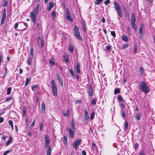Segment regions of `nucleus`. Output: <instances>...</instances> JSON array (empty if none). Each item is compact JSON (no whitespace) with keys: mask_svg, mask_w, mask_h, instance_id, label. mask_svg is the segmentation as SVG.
<instances>
[{"mask_svg":"<svg viewBox=\"0 0 155 155\" xmlns=\"http://www.w3.org/2000/svg\"><path fill=\"white\" fill-rule=\"evenodd\" d=\"M63 57L65 61L66 62H69V59L67 55L65 53L63 55Z\"/></svg>","mask_w":155,"mask_h":155,"instance_id":"nucleus-19","label":"nucleus"},{"mask_svg":"<svg viewBox=\"0 0 155 155\" xmlns=\"http://www.w3.org/2000/svg\"><path fill=\"white\" fill-rule=\"evenodd\" d=\"M84 115L85 117L84 119V123L86 124L88 122L89 117L87 110L86 109L84 110Z\"/></svg>","mask_w":155,"mask_h":155,"instance_id":"nucleus-11","label":"nucleus"},{"mask_svg":"<svg viewBox=\"0 0 155 155\" xmlns=\"http://www.w3.org/2000/svg\"><path fill=\"white\" fill-rule=\"evenodd\" d=\"M10 152V150H7L5 152L3 155H6L8 153Z\"/></svg>","mask_w":155,"mask_h":155,"instance_id":"nucleus-58","label":"nucleus"},{"mask_svg":"<svg viewBox=\"0 0 155 155\" xmlns=\"http://www.w3.org/2000/svg\"><path fill=\"white\" fill-rule=\"evenodd\" d=\"M120 92V89L119 88H116L114 90V93L115 94L119 93Z\"/></svg>","mask_w":155,"mask_h":155,"instance_id":"nucleus-31","label":"nucleus"},{"mask_svg":"<svg viewBox=\"0 0 155 155\" xmlns=\"http://www.w3.org/2000/svg\"><path fill=\"white\" fill-rule=\"evenodd\" d=\"M36 120L35 119L33 121V122L32 123V124H31V126L33 127L35 124V122H36Z\"/></svg>","mask_w":155,"mask_h":155,"instance_id":"nucleus-59","label":"nucleus"},{"mask_svg":"<svg viewBox=\"0 0 155 155\" xmlns=\"http://www.w3.org/2000/svg\"><path fill=\"white\" fill-rule=\"evenodd\" d=\"M81 140L79 139L77 140L73 143V146L75 150H77L78 148V146L81 143Z\"/></svg>","mask_w":155,"mask_h":155,"instance_id":"nucleus-9","label":"nucleus"},{"mask_svg":"<svg viewBox=\"0 0 155 155\" xmlns=\"http://www.w3.org/2000/svg\"><path fill=\"white\" fill-rule=\"evenodd\" d=\"M19 28L18 31H24L26 27L28 26L27 24L24 22H19Z\"/></svg>","mask_w":155,"mask_h":155,"instance_id":"nucleus-5","label":"nucleus"},{"mask_svg":"<svg viewBox=\"0 0 155 155\" xmlns=\"http://www.w3.org/2000/svg\"><path fill=\"white\" fill-rule=\"evenodd\" d=\"M139 88L140 90L144 92L145 94L148 93L150 91L149 88L147 85L146 83L144 81H141Z\"/></svg>","mask_w":155,"mask_h":155,"instance_id":"nucleus-1","label":"nucleus"},{"mask_svg":"<svg viewBox=\"0 0 155 155\" xmlns=\"http://www.w3.org/2000/svg\"><path fill=\"white\" fill-rule=\"evenodd\" d=\"M8 0H4L3 1V5L4 7H6L8 4Z\"/></svg>","mask_w":155,"mask_h":155,"instance_id":"nucleus-42","label":"nucleus"},{"mask_svg":"<svg viewBox=\"0 0 155 155\" xmlns=\"http://www.w3.org/2000/svg\"><path fill=\"white\" fill-rule=\"evenodd\" d=\"M137 46L136 45H134V51H133V52L134 53H136L137 52Z\"/></svg>","mask_w":155,"mask_h":155,"instance_id":"nucleus-36","label":"nucleus"},{"mask_svg":"<svg viewBox=\"0 0 155 155\" xmlns=\"http://www.w3.org/2000/svg\"><path fill=\"white\" fill-rule=\"evenodd\" d=\"M2 18H4L6 19V10L5 9L3 10V12L2 15Z\"/></svg>","mask_w":155,"mask_h":155,"instance_id":"nucleus-26","label":"nucleus"},{"mask_svg":"<svg viewBox=\"0 0 155 155\" xmlns=\"http://www.w3.org/2000/svg\"><path fill=\"white\" fill-rule=\"evenodd\" d=\"M12 99V97H7L6 100L5 101L6 102L7 101L9 100H10Z\"/></svg>","mask_w":155,"mask_h":155,"instance_id":"nucleus-51","label":"nucleus"},{"mask_svg":"<svg viewBox=\"0 0 155 155\" xmlns=\"http://www.w3.org/2000/svg\"><path fill=\"white\" fill-rule=\"evenodd\" d=\"M40 5L39 4H38L35 8L34 10V11L33 12H34V13L37 14H38V11Z\"/></svg>","mask_w":155,"mask_h":155,"instance_id":"nucleus-16","label":"nucleus"},{"mask_svg":"<svg viewBox=\"0 0 155 155\" xmlns=\"http://www.w3.org/2000/svg\"><path fill=\"white\" fill-rule=\"evenodd\" d=\"M128 124L129 123L128 122H126L125 123L124 126V129L125 130H127V129L128 126Z\"/></svg>","mask_w":155,"mask_h":155,"instance_id":"nucleus-33","label":"nucleus"},{"mask_svg":"<svg viewBox=\"0 0 155 155\" xmlns=\"http://www.w3.org/2000/svg\"><path fill=\"white\" fill-rule=\"evenodd\" d=\"M52 16L53 17H55L56 16V13L55 11H53L52 13Z\"/></svg>","mask_w":155,"mask_h":155,"instance_id":"nucleus-52","label":"nucleus"},{"mask_svg":"<svg viewBox=\"0 0 155 155\" xmlns=\"http://www.w3.org/2000/svg\"><path fill=\"white\" fill-rule=\"evenodd\" d=\"M49 6L52 8L54 6L53 3L52 2H50L49 4Z\"/></svg>","mask_w":155,"mask_h":155,"instance_id":"nucleus-50","label":"nucleus"},{"mask_svg":"<svg viewBox=\"0 0 155 155\" xmlns=\"http://www.w3.org/2000/svg\"><path fill=\"white\" fill-rule=\"evenodd\" d=\"M66 18L69 21H73V19L71 17L70 12L68 8L66 9Z\"/></svg>","mask_w":155,"mask_h":155,"instance_id":"nucleus-8","label":"nucleus"},{"mask_svg":"<svg viewBox=\"0 0 155 155\" xmlns=\"http://www.w3.org/2000/svg\"><path fill=\"white\" fill-rule=\"evenodd\" d=\"M30 52L31 56H33L34 55V54L33 53V47H31L30 48Z\"/></svg>","mask_w":155,"mask_h":155,"instance_id":"nucleus-39","label":"nucleus"},{"mask_svg":"<svg viewBox=\"0 0 155 155\" xmlns=\"http://www.w3.org/2000/svg\"><path fill=\"white\" fill-rule=\"evenodd\" d=\"M12 140V138L11 137H10L8 141L6 142L5 144V146H8L11 143Z\"/></svg>","mask_w":155,"mask_h":155,"instance_id":"nucleus-24","label":"nucleus"},{"mask_svg":"<svg viewBox=\"0 0 155 155\" xmlns=\"http://www.w3.org/2000/svg\"><path fill=\"white\" fill-rule=\"evenodd\" d=\"M51 88L52 89H56L57 88V87L55 83V81L54 80H53L51 83Z\"/></svg>","mask_w":155,"mask_h":155,"instance_id":"nucleus-14","label":"nucleus"},{"mask_svg":"<svg viewBox=\"0 0 155 155\" xmlns=\"http://www.w3.org/2000/svg\"><path fill=\"white\" fill-rule=\"evenodd\" d=\"M45 105L44 103L41 104V111L42 112H45Z\"/></svg>","mask_w":155,"mask_h":155,"instance_id":"nucleus-20","label":"nucleus"},{"mask_svg":"<svg viewBox=\"0 0 155 155\" xmlns=\"http://www.w3.org/2000/svg\"><path fill=\"white\" fill-rule=\"evenodd\" d=\"M26 110L25 109V107H23V117H25V115L26 114Z\"/></svg>","mask_w":155,"mask_h":155,"instance_id":"nucleus-47","label":"nucleus"},{"mask_svg":"<svg viewBox=\"0 0 155 155\" xmlns=\"http://www.w3.org/2000/svg\"><path fill=\"white\" fill-rule=\"evenodd\" d=\"M111 34L114 37H116V34L114 31H111Z\"/></svg>","mask_w":155,"mask_h":155,"instance_id":"nucleus-49","label":"nucleus"},{"mask_svg":"<svg viewBox=\"0 0 155 155\" xmlns=\"http://www.w3.org/2000/svg\"><path fill=\"white\" fill-rule=\"evenodd\" d=\"M74 35L75 37L80 40L81 41H82L83 39L80 35V33L78 28L76 25H75L74 27Z\"/></svg>","mask_w":155,"mask_h":155,"instance_id":"nucleus-3","label":"nucleus"},{"mask_svg":"<svg viewBox=\"0 0 155 155\" xmlns=\"http://www.w3.org/2000/svg\"><path fill=\"white\" fill-rule=\"evenodd\" d=\"M67 130L69 132L70 137L71 138H72L74 137V132L73 130L69 127H67L66 128Z\"/></svg>","mask_w":155,"mask_h":155,"instance_id":"nucleus-12","label":"nucleus"},{"mask_svg":"<svg viewBox=\"0 0 155 155\" xmlns=\"http://www.w3.org/2000/svg\"><path fill=\"white\" fill-rule=\"evenodd\" d=\"M82 155H86V153L85 150H84L81 152Z\"/></svg>","mask_w":155,"mask_h":155,"instance_id":"nucleus-64","label":"nucleus"},{"mask_svg":"<svg viewBox=\"0 0 155 155\" xmlns=\"http://www.w3.org/2000/svg\"><path fill=\"white\" fill-rule=\"evenodd\" d=\"M117 99L119 101H123V98L121 96H119L117 97Z\"/></svg>","mask_w":155,"mask_h":155,"instance_id":"nucleus-45","label":"nucleus"},{"mask_svg":"<svg viewBox=\"0 0 155 155\" xmlns=\"http://www.w3.org/2000/svg\"><path fill=\"white\" fill-rule=\"evenodd\" d=\"M30 80L31 79L30 78H27L26 80V82L25 84V85H28L29 82L30 81Z\"/></svg>","mask_w":155,"mask_h":155,"instance_id":"nucleus-34","label":"nucleus"},{"mask_svg":"<svg viewBox=\"0 0 155 155\" xmlns=\"http://www.w3.org/2000/svg\"><path fill=\"white\" fill-rule=\"evenodd\" d=\"M38 85L36 84L32 86L31 88L33 91H34L35 89L38 88Z\"/></svg>","mask_w":155,"mask_h":155,"instance_id":"nucleus-32","label":"nucleus"},{"mask_svg":"<svg viewBox=\"0 0 155 155\" xmlns=\"http://www.w3.org/2000/svg\"><path fill=\"white\" fill-rule=\"evenodd\" d=\"M75 69L78 73H79L80 72V65L79 64H76Z\"/></svg>","mask_w":155,"mask_h":155,"instance_id":"nucleus-17","label":"nucleus"},{"mask_svg":"<svg viewBox=\"0 0 155 155\" xmlns=\"http://www.w3.org/2000/svg\"><path fill=\"white\" fill-rule=\"evenodd\" d=\"M74 48L71 45H69V50L71 52V53H73V51Z\"/></svg>","mask_w":155,"mask_h":155,"instance_id":"nucleus-22","label":"nucleus"},{"mask_svg":"<svg viewBox=\"0 0 155 155\" xmlns=\"http://www.w3.org/2000/svg\"><path fill=\"white\" fill-rule=\"evenodd\" d=\"M49 63L50 68L51 69L55 64V62L53 58H52L51 59L49 60Z\"/></svg>","mask_w":155,"mask_h":155,"instance_id":"nucleus-13","label":"nucleus"},{"mask_svg":"<svg viewBox=\"0 0 155 155\" xmlns=\"http://www.w3.org/2000/svg\"><path fill=\"white\" fill-rule=\"evenodd\" d=\"M32 59L31 58H29L28 59V63L29 65H30L31 64Z\"/></svg>","mask_w":155,"mask_h":155,"instance_id":"nucleus-40","label":"nucleus"},{"mask_svg":"<svg viewBox=\"0 0 155 155\" xmlns=\"http://www.w3.org/2000/svg\"><path fill=\"white\" fill-rule=\"evenodd\" d=\"M143 24H141L139 30V37L140 38H141L142 37V36L143 35Z\"/></svg>","mask_w":155,"mask_h":155,"instance_id":"nucleus-10","label":"nucleus"},{"mask_svg":"<svg viewBox=\"0 0 155 155\" xmlns=\"http://www.w3.org/2000/svg\"><path fill=\"white\" fill-rule=\"evenodd\" d=\"M5 19L2 18V19L1 20V25H2L4 24V21L5 20Z\"/></svg>","mask_w":155,"mask_h":155,"instance_id":"nucleus-54","label":"nucleus"},{"mask_svg":"<svg viewBox=\"0 0 155 155\" xmlns=\"http://www.w3.org/2000/svg\"><path fill=\"white\" fill-rule=\"evenodd\" d=\"M45 140H49V137L47 135H45Z\"/></svg>","mask_w":155,"mask_h":155,"instance_id":"nucleus-53","label":"nucleus"},{"mask_svg":"<svg viewBox=\"0 0 155 155\" xmlns=\"http://www.w3.org/2000/svg\"><path fill=\"white\" fill-rule=\"evenodd\" d=\"M139 155H146L145 153L143 151H141L139 153Z\"/></svg>","mask_w":155,"mask_h":155,"instance_id":"nucleus-57","label":"nucleus"},{"mask_svg":"<svg viewBox=\"0 0 155 155\" xmlns=\"http://www.w3.org/2000/svg\"><path fill=\"white\" fill-rule=\"evenodd\" d=\"M70 72L71 74V75L72 77L73 78H74L75 77V75L74 72V71L72 70V69H71L70 70Z\"/></svg>","mask_w":155,"mask_h":155,"instance_id":"nucleus-27","label":"nucleus"},{"mask_svg":"<svg viewBox=\"0 0 155 155\" xmlns=\"http://www.w3.org/2000/svg\"><path fill=\"white\" fill-rule=\"evenodd\" d=\"M139 70H140V74L141 75H143L144 73V72L143 70V68L142 67H139Z\"/></svg>","mask_w":155,"mask_h":155,"instance_id":"nucleus-30","label":"nucleus"},{"mask_svg":"<svg viewBox=\"0 0 155 155\" xmlns=\"http://www.w3.org/2000/svg\"><path fill=\"white\" fill-rule=\"evenodd\" d=\"M71 128L74 130H75V127L73 122H72L71 123Z\"/></svg>","mask_w":155,"mask_h":155,"instance_id":"nucleus-48","label":"nucleus"},{"mask_svg":"<svg viewBox=\"0 0 155 155\" xmlns=\"http://www.w3.org/2000/svg\"><path fill=\"white\" fill-rule=\"evenodd\" d=\"M52 91L53 95L54 96H57L58 93V88L52 89Z\"/></svg>","mask_w":155,"mask_h":155,"instance_id":"nucleus-15","label":"nucleus"},{"mask_svg":"<svg viewBox=\"0 0 155 155\" xmlns=\"http://www.w3.org/2000/svg\"><path fill=\"white\" fill-rule=\"evenodd\" d=\"M88 93L89 96H91L93 94V91L92 89L89 88L88 89Z\"/></svg>","mask_w":155,"mask_h":155,"instance_id":"nucleus-25","label":"nucleus"},{"mask_svg":"<svg viewBox=\"0 0 155 155\" xmlns=\"http://www.w3.org/2000/svg\"><path fill=\"white\" fill-rule=\"evenodd\" d=\"M62 114L64 116H68L69 114V110L68 109L65 112L64 111L63 112Z\"/></svg>","mask_w":155,"mask_h":155,"instance_id":"nucleus-23","label":"nucleus"},{"mask_svg":"<svg viewBox=\"0 0 155 155\" xmlns=\"http://www.w3.org/2000/svg\"><path fill=\"white\" fill-rule=\"evenodd\" d=\"M128 46V44H125L123 45V47L122 48V49H123L126 48Z\"/></svg>","mask_w":155,"mask_h":155,"instance_id":"nucleus-43","label":"nucleus"},{"mask_svg":"<svg viewBox=\"0 0 155 155\" xmlns=\"http://www.w3.org/2000/svg\"><path fill=\"white\" fill-rule=\"evenodd\" d=\"M121 38L123 40L125 41H129L127 36L125 35H123L121 36Z\"/></svg>","mask_w":155,"mask_h":155,"instance_id":"nucleus-18","label":"nucleus"},{"mask_svg":"<svg viewBox=\"0 0 155 155\" xmlns=\"http://www.w3.org/2000/svg\"><path fill=\"white\" fill-rule=\"evenodd\" d=\"M103 1V0H96L95 3L96 4L99 5L101 3V2Z\"/></svg>","mask_w":155,"mask_h":155,"instance_id":"nucleus-37","label":"nucleus"},{"mask_svg":"<svg viewBox=\"0 0 155 155\" xmlns=\"http://www.w3.org/2000/svg\"><path fill=\"white\" fill-rule=\"evenodd\" d=\"M18 24H19V23H17L14 25V28L16 30L17 29V28L18 25Z\"/></svg>","mask_w":155,"mask_h":155,"instance_id":"nucleus-55","label":"nucleus"},{"mask_svg":"<svg viewBox=\"0 0 155 155\" xmlns=\"http://www.w3.org/2000/svg\"><path fill=\"white\" fill-rule=\"evenodd\" d=\"M36 41L37 42V45L39 46V42L41 44V47L42 48L44 45V41L43 38H41L40 37H38L36 39Z\"/></svg>","mask_w":155,"mask_h":155,"instance_id":"nucleus-7","label":"nucleus"},{"mask_svg":"<svg viewBox=\"0 0 155 155\" xmlns=\"http://www.w3.org/2000/svg\"><path fill=\"white\" fill-rule=\"evenodd\" d=\"M82 28L83 31L84 32L86 31V28L85 24L84 23H83L82 24Z\"/></svg>","mask_w":155,"mask_h":155,"instance_id":"nucleus-28","label":"nucleus"},{"mask_svg":"<svg viewBox=\"0 0 155 155\" xmlns=\"http://www.w3.org/2000/svg\"><path fill=\"white\" fill-rule=\"evenodd\" d=\"M31 18L33 23L34 24L36 23L37 22V14L34 13V12H31L30 13Z\"/></svg>","mask_w":155,"mask_h":155,"instance_id":"nucleus-6","label":"nucleus"},{"mask_svg":"<svg viewBox=\"0 0 155 155\" xmlns=\"http://www.w3.org/2000/svg\"><path fill=\"white\" fill-rule=\"evenodd\" d=\"M12 88L11 87H9L7 88V95H9L11 94Z\"/></svg>","mask_w":155,"mask_h":155,"instance_id":"nucleus-35","label":"nucleus"},{"mask_svg":"<svg viewBox=\"0 0 155 155\" xmlns=\"http://www.w3.org/2000/svg\"><path fill=\"white\" fill-rule=\"evenodd\" d=\"M131 20L130 21V24L132 28L134 29L135 31H136L137 29V25L135 24L136 18L135 14L132 13L131 15Z\"/></svg>","mask_w":155,"mask_h":155,"instance_id":"nucleus-2","label":"nucleus"},{"mask_svg":"<svg viewBox=\"0 0 155 155\" xmlns=\"http://www.w3.org/2000/svg\"><path fill=\"white\" fill-rule=\"evenodd\" d=\"M8 123H9V124L11 125V126L13 125V122L11 120H9L8 121Z\"/></svg>","mask_w":155,"mask_h":155,"instance_id":"nucleus-60","label":"nucleus"},{"mask_svg":"<svg viewBox=\"0 0 155 155\" xmlns=\"http://www.w3.org/2000/svg\"><path fill=\"white\" fill-rule=\"evenodd\" d=\"M58 80L59 83L61 85L62 87H63V82L62 78L59 79V80Z\"/></svg>","mask_w":155,"mask_h":155,"instance_id":"nucleus-41","label":"nucleus"},{"mask_svg":"<svg viewBox=\"0 0 155 155\" xmlns=\"http://www.w3.org/2000/svg\"><path fill=\"white\" fill-rule=\"evenodd\" d=\"M91 104H92L95 105L96 104V101L94 99L91 102Z\"/></svg>","mask_w":155,"mask_h":155,"instance_id":"nucleus-62","label":"nucleus"},{"mask_svg":"<svg viewBox=\"0 0 155 155\" xmlns=\"http://www.w3.org/2000/svg\"><path fill=\"white\" fill-rule=\"evenodd\" d=\"M40 131H41L42 130V129L43 127V124L42 123H41L40 125Z\"/></svg>","mask_w":155,"mask_h":155,"instance_id":"nucleus-56","label":"nucleus"},{"mask_svg":"<svg viewBox=\"0 0 155 155\" xmlns=\"http://www.w3.org/2000/svg\"><path fill=\"white\" fill-rule=\"evenodd\" d=\"M51 147L49 146L48 147V150L47 152V155H51Z\"/></svg>","mask_w":155,"mask_h":155,"instance_id":"nucleus-21","label":"nucleus"},{"mask_svg":"<svg viewBox=\"0 0 155 155\" xmlns=\"http://www.w3.org/2000/svg\"><path fill=\"white\" fill-rule=\"evenodd\" d=\"M67 138L66 135L64 136L63 142L64 144L67 143Z\"/></svg>","mask_w":155,"mask_h":155,"instance_id":"nucleus-29","label":"nucleus"},{"mask_svg":"<svg viewBox=\"0 0 155 155\" xmlns=\"http://www.w3.org/2000/svg\"><path fill=\"white\" fill-rule=\"evenodd\" d=\"M95 115V112H93L91 114V116H90V119H94V116Z\"/></svg>","mask_w":155,"mask_h":155,"instance_id":"nucleus-46","label":"nucleus"},{"mask_svg":"<svg viewBox=\"0 0 155 155\" xmlns=\"http://www.w3.org/2000/svg\"><path fill=\"white\" fill-rule=\"evenodd\" d=\"M104 3L106 5H107V4L110 3V1L109 0H106V1L104 2Z\"/></svg>","mask_w":155,"mask_h":155,"instance_id":"nucleus-63","label":"nucleus"},{"mask_svg":"<svg viewBox=\"0 0 155 155\" xmlns=\"http://www.w3.org/2000/svg\"><path fill=\"white\" fill-rule=\"evenodd\" d=\"M114 5L115 9L117 11L118 15L120 17H122V14L121 7L119 6L118 4L116 2H114Z\"/></svg>","mask_w":155,"mask_h":155,"instance_id":"nucleus-4","label":"nucleus"},{"mask_svg":"<svg viewBox=\"0 0 155 155\" xmlns=\"http://www.w3.org/2000/svg\"><path fill=\"white\" fill-rule=\"evenodd\" d=\"M141 115L140 113H138L136 116V118L137 120H139L140 119V116Z\"/></svg>","mask_w":155,"mask_h":155,"instance_id":"nucleus-38","label":"nucleus"},{"mask_svg":"<svg viewBox=\"0 0 155 155\" xmlns=\"http://www.w3.org/2000/svg\"><path fill=\"white\" fill-rule=\"evenodd\" d=\"M45 141V143H46V145H49L50 141V140H48Z\"/></svg>","mask_w":155,"mask_h":155,"instance_id":"nucleus-61","label":"nucleus"},{"mask_svg":"<svg viewBox=\"0 0 155 155\" xmlns=\"http://www.w3.org/2000/svg\"><path fill=\"white\" fill-rule=\"evenodd\" d=\"M111 47L110 45H107L106 46V51H109L111 49Z\"/></svg>","mask_w":155,"mask_h":155,"instance_id":"nucleus-44","label":"nucleus"}]
</instances>
